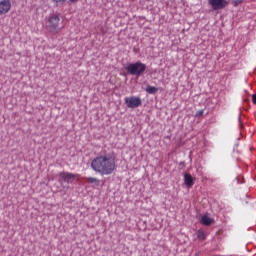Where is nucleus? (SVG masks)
I'll return each mask as SVG.
<instances>
[{"label": "nucleus", "mask_w": 256, "mask_h": 256, "mask_svg": "<svg viewBox=\"0 0 256 256\" xmlns=\"http://www.w3.org/2000/svg\"><path fill=\"white\" fill-rule=\"evenodd\" d=\"M244 0H234V6L237 7L243 3Z\"/></svg>", "instance_id": "obj_15"}, {"label": "nucleus", "mask_w": 256, "mask_h": 256, "mask_svg": "<svg viewBox=\"0 0 256 256\" xmlns=\"http://www.w3.org/2000/svg\"><path fill=\"white\" fill-rule=\"evenodd\" d=\"M56 5H63L66 2L75 4L77 3L79 0H52Z\"/></svg>", "instance_id": "obj_10"}, {"label": "nucleus", "mask_w": 256, "mask_h": 256, "mask_svg": "<svg viewBox=\"0 0 256 256\" xmlns=\"http://www.w3.org/2000/svg\"><path fill=\"white\" fill-rule=\"evenodd\" d=\"M60 18L57 14H51L46 18L45 28L52 34H57L60 32L59 29Z\"/></svg>", "instance_id": "obj_2"}, {"label": "nucleus", "mask_w": 256, "mask_h": 256, "mask_svg": "<svg viewBox=\"0 0 256 256\" xmlns=\"http://www.w3.org/2000/svg\"><path fill=\"white\" fill-rule=\"evenodd\" d=\"M146 69V64H143V62L140 61L134 62L133 64H128V66L126 67V71L128 72V74L138 77L144 74Z\"/></svg>", "instance_id": "obj_3"}, {"label": "nucleus", "mask_w": 256, "mask_h": 256, "mask_svg": "<svg viewBox=\"0 0 256 256\" xmlns=\"http://www.w3.org/2000/svg\"><path fill=\"white\" fill-rule=\"evenodd\" d=\"M158 91L159 88H156V86H147L146 88V92L151 95L156 94Z\"/></svg>", "instance_id": "obj_11"}, {"label": "nucleus", "mask_w": 256, "mask_h": 256, "mask_svg": "<svg viewBox=\"0 0 256 256\" xmlns=\"http://www.w3.org/2000/svg\"><path fill=\"white\" fill-rule=\"evenodd\" d=\"M253 103L256 105V94H253Z\"/></svg>", "instance_id": "obj_16"}, {"label": "nucleus", "mask_w": 256, "mask_h": 256, "mask_svg": "<svg viewBox=\"0 0 256 256\" xmlns=\"http://www.w3.org/2000/svg\"><path fill=\"white\" fill-rule=\"evenodd\" d=\"M59 176L62 178V180L66 183H70L71 180L75 179L76 177H78L79 175H75L72 173H68V172H62L59 174Z\"/></svg>", "instance_id": "obj_7"}, {"label": "nucleus", "mask_w": 256, "mask_h": 256, "mask_svg": "<svg viewBox=\"0 0 256 256\" xmlns=\"http://www.w3.org/2000/svg\"><path fill=\"white\" fill-rule=\"evenodd\" d=\"M125 104L128 108L135 109L142 105V100L139 96H130L125 98Z\"/></svg>", "instance_id": "obj_4"}, {"label": "nucleus", "mask_w": 256, "mask_h": 256, "mask_svg": "<svg viewBox=\"0 0 256 256\" xmlns=\"http://www.w3.org/2000/svg\"><path fill=\"white\" fill-rule=\"evenodd\" d=\"M209 4L212 6L213 10H222L228 5L226 0H209Z\"/></svg>", "instance_id": "obj_5"}, {"label": "nucleus", "mask_w": 256, "mask_h": 256, "mask_svg": "<svg viewBox=\"0 0 256 256\" xmlns=\"http://www.w3.org/2000/svg\"><path fill=\"white\" fill-rule=\"evenodd\" d=\"M184 182L187 187H192L194 185V178L190 174H185Z\"/></svg>", "instance_id": "obj_8"}, {"label": "nucleus", "mask_w": 256, "mask_h": 256, "mask_svg": "<svg viewBox=\"0 0 256 256\" xmlns=\"http://www.w3.org/2000/svg\"><path fill=\"white\" fill-rule=\"evenodd\" d=\"M214 221L208 216H203L201 219V223L205 226H210Z\"/></svg>", "instance_id": "obj_9"}, {"label": "nucleus", "mask_w": 256, "mask_h": 256, "mask_svg": "<svg viewBox=\"0 0 256 256\" xmlns=\"http://www.w3.org/2000/svg\"><path fill=\"white\" fill-rule=\"evenodd\" d=\"M203 115H204V110H200V111H198V112L196 113L195 117H196V118H200V117H202Z\"/></svg>", "instance_id": "obj_14"}, {"label": "nucleus", "mask_w": 256, "mask_h": 256, "mask_svg": "<svg viewBox=\"0 0 256 256\" xmlns=\"http://www.w3.org/2000/svg\"><path fill=\"white\" fill-rule=\"evenodd\" d=\"M92 169L101 175H111L116 170L115 158L110 155L96 157L91 163Z\"/></svg>", "instance_id": "obj_1"}, {"label": "nucleus", "mask_w": 256, "mask_h": 256, "mask_svg": "<svg viewBox=\"0 0 256 256\" xmlns=\"http://www.w3.org/2000/svg\"><path fill=\"white\" fill-rule=\"evenodd\" d=\"M206 237H207V235H206V233H205L203 230H199V231L197 232V238H198L200 241L206 240Z\"/></svg>", "instance_id": "obj_12"}, {"label": "nucleus", "mask_w": 256, "mask_h": 256, "mask_svg": "<svg viewBox=\"0 0 256 256\" xmlns=\"http://www.w3.org/2000/svg\"><path fill=\"white\" fill-rule=\"evenodd\" d=\"M12 7L11 0H1L0 1V16H4L9 13Z\"/></svg>", "instance_id": "obj_6"}, {"label": "nucleus", "mask_w": 256, "mask_h": 256, "mask_svg": "<svg viewBox=\"0 0 256 256\" xmlns=\"http://www.w3.org/2000/svg\"><path fill=\"white\" fill-rule=\"evenodd\" d=\"M87 181L91 184L95 183L97 186L99 185L100 181L96 178L89 177L87 178Z\"/></svg>", "instance_id": "obj_13"}]
</instances>
